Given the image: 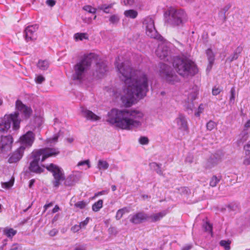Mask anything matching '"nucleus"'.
<instances>
[{"mask_svg":"<svg viewBox=\"0 0 250 250\" xmlns=\"http://www.w3.org/2000/svg\"><path fill=\"white\" fill-rule=\"evenodd\" d=\"M90 218L87 217L83 221L81 222L79 225L81 229L84 228L89 221Z\"/></svg>","mask_w":250,"mask_h":250,"instance_id":"09e8293b","label":"nucleus"},{"mask_svg":"<svg viewBox=\"0 0 250 250\" xmlns=\"http://www.w3.org/2000/svg\"><path fill=\"white\" fill-rule=\"evenodd\" d=\"M145 113L138 109H112L107 114L106 121L122 130H131L142 126Z\"/></svg>","mask_w":250,"mask_h":250,"instance_id":"f03ea898","label":"nucleus"},{"mask_svg":"<svg viewBox=\"0 0 250 250\" xmlns=\"http://www.w3.org/2000/svg\"><path fill=\"white\" fill-rule=\"evenodd\" d=\"M38 29L37 25L28 26L24 30L25 40L27 42L34 41L37 39V31Z\"/></svg>","mask_w":250,"mask_h":250,"instance_id":"ddd939ff","label":"nucleus"},{"mask_svg":"<svg viewBox=\"0 0 250 250\" xmlns=\"http://www.w3.org/2000/svg\"><path fill=\"white\" fill-rule=\"evenodd\" d=\"M231 4L230 3L227 4L222 7L220 10V13L223 15L225 13L231 8Z\"/></svg>","mask_w":250,"mask_h":250,"instance_id":"37998d69","label":"nucleus"},{"mask_svg":"<svg viewBox=\"0 0 250 250\" xmlns=\"http://www.w3.org/2000/svg\"><path fill=\"white\" fill-rule=\"evenodd\" d=\"M46 3L50 6H53L55 4V1L54 0H47Z\"/></svg>","mask_w":250,"mask_h":250,"instance_id":"bf43d9fd","label":"nucleus"},{"mask_svg":"<svg viewBox=\"0 0 250 250\" xmlns=\"http://www.w3.org/2000/svg\"><path fill=\"white\" fill-rule=\"evenodd\" d=\"M168 16L167 22L173 26H183L188 20L186 12L182 9L170 7L168 9Z\"/></svg>","mask_w":250,"mask_h":250,"instance_id":"423d86ee","label":"nucleus"},{"mask_svg":"<svg viewBox=\"0 0 250 250\" xmlns=\"http://www.w3.org/2000/svg\"><path fill=\"white\" fill-rule=\"evenodd\" d=\"M173 66L179 75L183 77L193 75L198 72L194 62L187 59L176 58L173 62Z\"/></svg>","mask_w":250,"mask_h":250,"instance_id":"39448f33","label":"nucleus"},{"mask_svg":"<svg viewBox=\"0 0 250 250\" xmlns=\"http://www.w3.org/2000/svg\"><path fill=\"white\" fill-rule=\"evenodd\" d=\"M222 160L221 157L218 154H214L207 161V167H212L218 165Z\"/></svg>","mask_w":250,"mask_h":250,"instance_id":"6ab92c4d","label":"nucleus"},{"mask_svg":"<svg viewBox=\"0 0 250 250\" xmlns=\"http://www.w3.org/2000/svg\"><path fill=\"white\" fill-rule=\"evenodd\" d=\"M16 107L17 112L10 115H6L3 118L0 119V132L7 131L13 124V128L18 129L20 128L21 120L19 119L20 114H21L23 118H28L31 114V109L23 104L20 100L16 103Z\"/></svg>","mask_w":250,"mask_h":250,"instance_id":"7ed1b4c3","label":"nucleus"},{"mask_svg":"<svg viewBox=\"0 0 250 250\" xmlns=\"http://www.w3.org/2000/svg\"><path fill=\"white\" fill-rule=\"evenodd\" d=\"M83 9L90 13H95L96 9L90 5H85L83 7Z\"/></svg>","mask_w":250,"mask_h":250,"instance_id":"79ce46f5","label":"nucleus"},{"mask_svg":"<svg viewBox=\"0 0 250 250\" xmlns=\"http://www.w3.org/2000/svg\"><path fill=\"white\" fill-rule=\"evenodd\" d=\"M129 212V209L126 207L123 208L118 210L115 216L116 219L117 220H119L120 219H121V218L125 213H128Z\"/></svg>","mask_w":250,"mask_h":250,"instance_id":"b1692460","label":"nucleus"},{"mask_svg":"<svg viewBox=\"0 0 250 250\" xmlns=\"http://www.w3.org/2000/svg\"><path fill=\"white\" fill-rule=\"evenodd\" d=\"M83 116L87 120H90L92 122L98 121L100 120L101 117L96 115L91 111L86 109H83L82 111Z\"/></svg>","mask_w":250,"mask_h":250,"instance_id":"a211bd4d","label":"nucleus"},{"mask_svg":"<svg viewBox=\"0 0 250 250\" xmlns=\"http://www.w3.org/2000/svg\"><path fill=\"white\" fill-rule=\"evenodd\" d=\"M74 176L73 175L68 176L65 180L64 184L66 186H71L74 184Z\"/></svg>","mask_w":250,"mask_h":250,"instance_id":"f704fd0d","label":"nucleus"},{"mask_svg":"<svg viewBox=\"0 0 250 250\" xmlns=\"http://www.w3.org/2000/svg\"><path fill=\"white\" fill-rule=\"evenodd\" d=\"M171 44L166 40H162L158 44L156 50V54L161 59H164L170 53V48Z\"/></svg>","mask_w":250,"mask_h":250,"instance_id":"9b49d317","label":"nucleus"},{"mask_svg":"<svg viewBox=\"0 0 250 250\" xmlns=\"http://www.w3.org/2000/svg\"><path fill=\"white\" fill-rule=\"evenodd\" d=\"M207 128L208 130H212L215 126V123L214 122L210 121L207 124Z\"/></svg>","mask_w":250,"mask_h":250,"instance_id":"a18cd8bd","label":"nucleus"},{"mask_svg":"<svg viewBox=\"0 0 250 250\" xmlns=\"http://www.w3.org/2000/svg\"><path fill=\"white\" fill-rule=\"evenodd\" d=\"M161 68L162 76L167 81L170 83H172L176 80L177 76L174 74L170 66L166 64H164Z\"/></svg>","mask_w":250,"mask_h":250,"instance_id":"4468645a","label":"nucleus"},{"mask_svg":"<svg viewBox=\"0 0 250 250\" xmlns=\"http://www.w3.org/2000/svg\"><path fill=\"white\" fill-rule=\"evenodd\" d=\"M80 229H81V228H80V226L77 225H74L71 229V230L73 232H78Z\"/></svg>","mask_w":250,"mask_h":250,"instance_id":"6e6d98bb","label":"nucleus"},{"mask_svg":"<svg viewBox=\"0 0 250 250\" xmlns=\"http://www.w3.org/2000/svg\"><path fill=\"white\" fill-rule=\"evenodd\" d=\"M59 209H60V208H59V206L56 205L53 209L52 212L56 213V212H58L59 210Z\"/></svg>","mask_w":250,"mask_h":250,"instance_id":"69168bd1","label":"nucleus"},{"mask_svg":"<svg viewBox=\"0 0 250 250\" xmlns=\"http://www.w3.org/2000/svg\"><path fill=\"white\" fill-rule=\"evenodd\" d=\"M60 135L61 131H59L57 134H55L52 138L48 139V143L52 144L57 142L58 139Z\"/></svg>","mask_w":250,"mask_h":250,"instance_id":"58836bf2","label":"nucleus"},{"mask_svg":"<svg viewBox=\"0 0 250 250\" xmlns=\"http://www.w3.org/2000/svg\"><path fill=\"white\" fill-rule=\"evenodd\" d=\"M52 206V203H49L48 204L45 205L44 206L45 210H46L48 208H49V207H50Z\"/></svg>","mask_w":250,"mask_h":250,"instance_id":"338daca9","label":"nucleus"},{"mask_svg":"<svg viewBox=\"0 0 250 250\" xmlns=\"http://www.w3.org/2000/svg\"><path fill=\"white\" fill-rule=\"evenodd\" d=\"M15 178L14 177H12L10 180L7 182L2 183V187L3 188L8 189L11 188L14 184Z\"/></svg>","mask_w":250,"mask_h":250,"instance_id":"2f4dec72","label":"nucleus"},{"mask_svg":"<svg viewBox=\"0 0 250 250\" xmlns=\"http://www.w3.org/2000/svg\"><path fill=\"white\" fill-rule=\"evenodd\" d=\"M103 200H99L92 205V210L95 212L98 211L103 207Z\"/></svg>","mask_w":250,"mask_h":250,"instance_id":"c756f323","label":"nucleus"},{"mask_svg":"<svg viewBox=\"0 0 250 250\" xmlns=\"http://www.w3.org/2000/svg\"><path fill=\"white\" fill-rule=\"evenodd\" d=\"M125 16L127 18L135 19L138 16V12L133 9L125 10L124 12Z\"/></svg>","mask_w":250,"mask_h":250,"instance_id":"a878e982","label":"nucleus"},{"mask_svg":"<svg viewBox=\"0 0 250 250\" xmlns=\"http://www.w3.org/2000/svg\"><path fill=\"white\" fill-rule=\"evenodd\" d=\"M119 17L116 15L111 16L109 19L110 21L113 23L117 22L119 21Z\"/></svg>","mask_w":250,"mask_h":250,"instance_id":"8fccbe9b","label":"nucleus"},{"mask_svg":"<svg viewBox=\"0 0 250 250\" xmlns=\"http://www.w3.org/2000/svg\"><path fill=\"white\" fill-rule=\"evenodd\" d=\"M244 151L246 156H250V141L244 146Z\"/></svg>","mask_w":250,"mask_h":250,"instance_id":"ea45409f","label":"nucleus"},{"mask_svg":"<svg viewBox=\"0 0 250 250\" xmlns=\"http://www.w3.org/2000/svg\"><path fill=\"white\" fill-rule=\"evenodd\" d=\"M112 4H110L109 5L104 4L100 6L99 7V8L101 10H103L104 12L108 13L110 12V9L112 8Z\"/></svg>","mask_w":250,"mask_h":250,"instance_id":"c9c22d12","label":"nucleus"},{"mask_svg":"<svg viewBox=\"0 0 250 250\" xmlns=\"http://www.w3.org/2000/svg\"><path fill=\"white\" fill-rule=\"evenodd\" d=\"M243 163L245 166H250V156H246L244 158Z\"/></svg>","mask_w":250,"mask_h":250,"instance_id":"603ef678","label":"nucleus"},{"mask_svg":"<svg viewBox=\"0 0 250 250\" xmlns=\"http://www.w3.org/2000/svg\"><path fill=\"white\" fill-rule=\"evenodd\" d=\"M35 80L36 83L41 84L45 81V78L41 75H39L36 76Z\"/></svg>","mask_w":250,"mask_h":250,"instance_id":"c03bdc74","label":"nucleus"},{"mask_svg":"<svg viewBox=\"0 0 250 250\" xmlns=\"http://www.w3.org/2000/svg\"><path fill=\"white\" fill-rule=\"evenodd\" d=\"M74 39L75 41H83V40H87L88 36L85 33H77L74 35Z\"/></svg>","mask_w":250,"mask_h":250,"instance_id":"393cba45","label":"nucleus"},{"mask_svg":"<svg viewBox=\"0 0 250 250\" xmlns=\"http://www.w3.org/2000/svg\"><path fill=\"white\" fill-rule=\"evenodd\" d=\"M120 59L116 60V65L120 78L124 81V85L119 93L112 90L113 95L120 97L122 104L126 107L132 105L136 98L143 99L148 90V80L143 71L134 70L127 64L120 63Z\"/></svg>","mask_w":250,"mask_h":250,"instance_id":"f257e3e1","label":"nucleus"},{"mask_svg":"<svg viewBox=\"0 0 250 250\" xmlns=\"http://www.w3.org/2000/svg\"><path fill=\"white\" fill-rule=\"evenodd\" d=\"M109 167L108 163L104 160L100 159L97 163V167L100 170H105Z\"/></svg>","mask_w":250,"mask_h":250,"instance_id":"5701e85b","label":"nucleus"},{"mask_svg":"<svg viewBox=\"0 0 250 250\" xmlns=\"http://www.w3.org/2000/svg\"><path fill=\"white\" fill-rule=\"evenodd\" d=\"M58 230L55 229H54L49 231V234L51 236H55L58 233Z\"/></svg>","mask_w":250,"mask_h":250,"instance_id":"13d9d810","label":"nucleus"},{"mask_svg":"<svg viewBox=\"0 0 250 250\" xmlns=\"http://www.w3.org/2000/svg\"><path fill=\"white\" fill-rule=\"evenodd\" d=\"M166 214L167 212L166 211H163L149 216V219H150L152 222H156L162 219Z\"/></svg>","mask_w":250,"mask_h":250,"instance_id":"4be33fe9","label":"nucleus"},{"mask_svg":"<svg viewBox=\"0 0 250 250\" xmlns=\"http://www.w3.org/2000/svg\"><path fill=\"white\" fill-rule=\"evenodd\" d=\"M107 193H108V191H107V190H103V191L97 192L94 194V196L93 197H92V199H94V198L97 197L102 195L106 194Z\"/></svg>","mask_w":250,"mask_h":250,"instance_id":"3c124183","label":"nucleus"},{"mask_svg":"<svg viewBox=\"0 0 250 250\" xmlns=\"http://www.w3.org/2000/svg\"><path fill=\"white\" fill-rule=\"evenodd\" d=\"M46 168L53 173L54 178L53 185L56 188H58L61 182L64 180V175L63 170L58 166L53 164L46 166Z\"/></svg>","mask_w":250,"mask_h":250,"instance_id":"6e6552de","label":"nucleus"},{"mask_svg":"<svg viewBox=\"0 0 250 250\" xmlns=\"http://www.w3.org/2000/svg\"><path fill=\"white\" fill-rule=\"evenodd\" d=\"M143 27L145 29L146 35L152 38H156L157 32L154 25V20L152 17H146L143 21Z\"/></svg>","mask_w":250,"mask_h":250,"instance_id":"9d476101","label":"nucleus"},{"mask_svg":"<svg viewBox=\"0 0 250 250\" xmlns=\"http://www.w3.org/2000/svg\"><path fill=\"white\" fill-rule=\"evenodd\" d=\"M10 250H21V248L19 245L14 244L12 245Z\"/></svg>","mask_w":250,"mask_h":250,"instance_id":"4d7b16f0","label":"nucleus"},{"mask_svg":"<svg viewBox=\"0 0 250 250\" xmlns=\"http://www.w3.org/2000/svg\"><path fill=\"white\" fill-rule=\"evenodd\" d=\"M222 89L219 87L214 86L212 88V94L213 95L216 96L220 94Z\"/></svg>","mask_w":250,"mask_h":250,"instance_id":"49530a36","label":"nucleus"},{"mask_svg":"<svg viewBox=\"0 0 250 250\" xmlns=\"http://www.w3.org/2000/svg\"><path fill=\"white\" fill-rule=\"evenodd\" d=\"M235 102V90L232 88L230 90V96L229 97V104L232 105Z\"/></svg>","mask_w":250,"mask_h":250,"instance_id":"e433bc0d","label":"nucleus"},{"mask_svg":"<svg viewBox=\"0 0 250 250\" xmlns=\"http://www.w3.org/2000/svg\"><path fill=\"white\" fill-rule=\"evenodd\" d=\"M98 69L96 70L97 75L100 77L106 71V67L104 63L98 64Z\"/></svg>","mask_w":250,"mask_h":250,"instance_id":"cd10ccee","label":"nucleus"},{"mask_svg":"<svg viewBox=\"0 0 250 250\" xmlns=\"http://www.w3.org/2000/svg\"><path fill=\"white\" fill-rule=\"evenodd\" d=\"M77 166L79 167L86 166L87 168H85V169H86L87 168H88L90 167V161L89 160L80 161L78 163Z\"/></svg>","mask_w":250,"mask_h":250,"instance_id":"a19ab883","label":"nucleus"},{"mask_svg":"<svg viewBox=\"0 0 250 250\" xmlns=\"http://www.w3.org/2000/svg\"><path fill=\"white\" fill-rule=\"evenodd\" d=\"M203 110V108L202 107V105H200L198 108V112L196 113V115L197 116H199L200 113L202 112Z\"/></svg>","mask_w":250,"mask_h":250,"instance_id":"680f3d73","label":"nucleus"},{"mask_svg":"<svg viewBox=\"0 0 250 250\" xmlns=\"http://www.w3.org/2000/svg\"><path fill=\"white\" fill-rule=\"evenodd\" d=\"M186 162L191 163L193 162V157L192 156H189L187 157L186 159Z\"/></svg>","mask_w":250,"mask_h":250,"instance_id":"052dcab7","label":"nucleus"},{"mask_svg":"<svg viewBox=\"0 0 250 250\" xmlns=\"http://www.w3.org/2000/svg\"><path fill=\"white\" fill-rule=\"evenodd\" d=\"M87 205V203L83 201H79L76 203L74 204V207L76 208H79L80 209L84 208Z\"/></svg>","mask_w":250,"mask_h":250,"instance_id":"4c0bfd02","label":"nucleus"},{"mask_svg":"<svg viewBox=\"0 0 250 250\" xmlns=\"http://www.w3.org/2000/svg\"><path fill=\"white\" fill-rule=\"evenodd\" d=\"M192 247V246L190 245H188L185 246H184L182 249V250H189L191 249Z\"/></svg>","mask_w":250,"mask_h":250,"instance_id":"e2e57ef3","label":"nucleus"},{"mask_svg":"<svg viewBox=\"0 0 250 250\" xmlns=\"http://www.w3.org/2000/svg\"><path fill=\"white\" fill-rule=\"evenodd\" d=\"M13 139L11 136H1L0 139V150L5 152L11 148Z\"/></svg>","mask_w":250,"mask_h":250,"instance_id":"dca6fc26","label":"nucleus"},{"mask_svg":"<svg viewBox=\"0 0 250 250\" xmlns=\"http://www.w3.org/2000/svg\"><path fill=\"white\" fill-rule=\"evenodd\" d=\"M3 233L7 237L12 238L17 233V230L12 228H6L3 229Z\"/></svg>","mask_w":250,"mask_h":250,"instance_id":"bb28decb","label":"nucleus"},{"mask_svg":"<svg viewBox=\"0 0 250 250\" xmlns=\"http://www.w3.org/2000/svg\"><path fill=\"white\" fill-rule=\"evenodd\" d=\"M198 94V88L197 86L190 90L188 95V102H192L195 100Z\"/></svg>","mask_w":250,"mask_h":250,"instance_id":"412c9836","label":"nucleus"},{"mask_svg":"<svg viewBox=\"0 0 250 250\" xmlns=\"http://www.w3.org/2000/svg\"><path fill=\"white\" fill-rule=\"evenodd\" d=\"M74 250H85V248L83 246H79L75 248Z\"/></svg>","mask_w":250,"mask_h":250,"instance_id":"0e129e2a","label":"nucleus"},{"mask_svg":"<svg viewBox=\"0 0 250 250\" xmlns=\"http://www.w3.org/2000/svg\"><path fill=\"white\" fill-rule=\"evenodd\" d=\"M230 243L231 242L229 240H221L220 242V245L226 250H229Z\"/></svg>","mask_w":250,"mask_h":250,"instance_id":"72a5a7b5","label":"nucleus"},{"mask_svg":"<svg viewBox=\"0 0 250 250\" xmlns=\"http://www.w3.org/2000/svg\"><path fill=\"white\" fill-rule=\"evenodd\" d=\"M177 128L183 135L188 134V121L186 116L182 114H179L175 119Z\"/></svg>","mask_w":250,"mask_h":250,"instance_id":"f8f14e48","label":"nucleus"},{"mask_svg":"<svg viewBox=\"0 0 250 250\" xmlns=\"http://www.w3.org/2000/svg\"><path fill=\"white\" fill-rule=\"evenodd\" d=\"M239 50L238 52H235L233 54H232L230 56H229L226 60V62H231L234 60H236L239 56V54L240 52L241 49H239V48L237 49V51Z\"/></svg>","mask_w":250,"mask_h":250,"instance_id":"473e14b6","label":"nucleus"},{"mask_svg":"<svg viewBox=\"0 0 250 250\" xmlns=\"http://www.w3.org/2000/svg\"><path fill=\"white\" fill-rule=\"evenodd\" d=\"M91 56H87L77 62L73 67L72 78L80 82L84 81L86 77L87 72L91 64Z\"/></svg>","mask_w":250,"mask_h":250,"instance_id":"0eeeda50","label":"nucleus"},{"mask_svg":"<svg viewBox=\"0 0 250 250\" xmlns=\"http://www.w3.org/2000/svg\"><path fill=\"white\" fill-rule=\"evenodd\" d=\"M221 180L220 176H213L210 180L209 185L212 187H215Z\"/></svg>","mask_w":250,"mask_h":250,"instance_id":"7c9ffc66","label":"nucleus"},{"mask_svg":"<svg viewBox=\"0 0 250 250\" xmlns=\"http://www.w3.org/2000/svg\"><path fill=\"white\" fill-rule=\"evenodd\" d=\"M206 54L209 62L208 69H211L215 60V55L210 48H208L206 50Z\"/></svg>","mask_w":250,"mask_h":250,"instance_id":"aec40b11","label":"nucleus"},{"mask_svg":"<svg viewBox=\"0 0 250 250\" xmlns=\"http://www.w3.org/2000/svg\"><path fill=\"white\" fill-rule=\"evenodd\" d=\"M139 142L141 145H147L148 143V139L146 137H141L139 139Z\"/></svg>","mask_w":250,"mask_h":250,"instance_id":"de8ad7c7","label":"nucleus"},{"mask_svg":"<svg viewBox=\"0 0 250 250\" xmlns=\"http://www.w3.org/2000/svg\"><path fill=\"white\" fill-rule=\"evenodd\" d=\"M134 2V0H123L122 1V3L125 5H132Z\"/></svg>","mask_w":250,"mask_h":250,"instance_id":"5fc2aeb1","label":"nucleus"},{"mask_svg":"<svg viewBox=\"0 0 250 250\" xmlns=\"http://www.w3.org/2000/svg\"><path fill=\"white\" fill-rule=\"evenodd\" d=\"M149 215L144 212H139L129 216V221L134 224H139L148 220Z\"/></svg>","mask_w":250,"mask_h":250,"instance_id":"2eb2a0df","label":"nucleus"},{"mask_svg":"<svg viewBox=\"0 0 250 250\" xmlns=\"http://www.w3.org/2000/svg\"><path fill=\"white\" fill-rule=\"evenodd\" d=\"M59 153L56 148H45L34 151L31 154L32 160L30 162L29 169L31 171L41 173L44 170V165L40 164L50 157H55Z\"/></svg>","mask_w":250,"mask_h":250,"instance_id":"20e7f679","label":"nucleus"},{"mask_svg":"<svg viewBox=\"0 0 250 250\" xmlns=\"http://www.w3.org/2000/svg\"><path fill=\"white\" fill-rule=\"evenodd\" d=\"M37 66L42 70H45L49 66V63L47 61L40 60L38 62Z\"/></svg>","mask_w":250,"mask_h":250,"instance_id":"c85d7f7f","label":"nucleus"},{"mask_svg":"<svg viewBox=\"0 0 250 250\" xmlns=\"http://www.w3.org/2000/svg\"><path fill=\"white\" fill-rule=\"evenodd\" d=\"M245 127L246 128H249L250 127V119L245 124Z\"/></svg>","mask_w":250,"mask_h":250,"instance_id":"774afa93","label":"nucleus"},{"mask_svg":"<svg viewBox=\"0 0 250 250\" xmlns=\"http://www.w3.org/2000/svg\"><path fill=\"white\" fill-rule=\"evenodd\" d=\"M35 139V134L31 131H28L21 136L18 141L20 145L19 147L20 149L25 151L26 149L30 148L32 146Z\"/></svg>","mask_w":250,"mask_h":250,"instance_id":"1a4fd4ad","label":"nucleus"},{"mask_svg":"<svg viewBox=\"0 0 250 250\" xmlns=\"http://www.w3.org/2000/svg\"><path fill=\"white\" fill-rule=\"evenodd\" d=\"M205 229L206 231L211 232L212 230V226L208 222H207L204 225Z\"/></svg>","mask_w":250,"mask_h":250,"instance_id":"864d4df0","label":"nucleus"},{"mask_svg":"<svg viewBox=\"0 0 250 250\" xmlns=\"http://www.w3.org/2000/svg\"><path fill=\"white\" fill-rule=\"evenodd\" d=\"M24 151L21 150L19 147L10 156L8 161L10 163H16L19 161L22 157Z\"/></svg>","mask_w":250,"mask_h":250,"instance_id":"f3484780","label":"nucleus"}]
</instances>
